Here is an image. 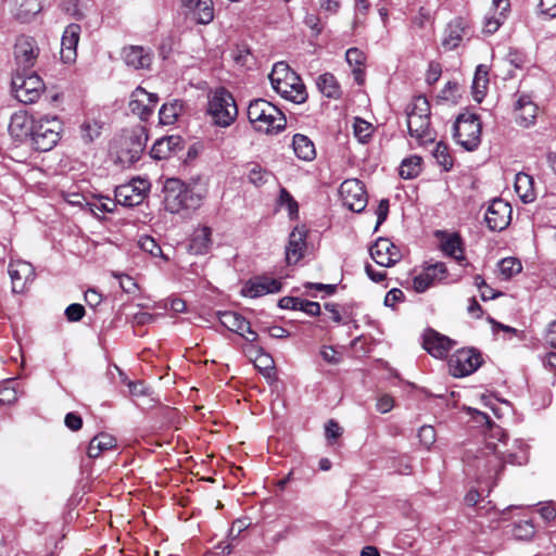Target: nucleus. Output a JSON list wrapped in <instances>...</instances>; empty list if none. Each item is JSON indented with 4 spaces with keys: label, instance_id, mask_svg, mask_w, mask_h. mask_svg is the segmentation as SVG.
Returning a JSON list of instances; mask_svg holds the SVG:
<instances>
[{
    "label": "nucleus",
    "instance_id": "5701e85b",
    "mask_svg": "<svg viewBox=\"0 0 556 556\" xmlns=\"http://www.w3.org/2000/svg\"><path fill=\"white\" fill-rule=\"evenodd\" d=\"M80 26L78 24H70L61 39V60L65 64H72L77 58V45L80 37Z\"/></svg>",
    "mask_w": 556,
    "mask_h": 556
},
{
    "label": "nucleus",
    "instance_id": "2f4dec72",
    "mask_svg": "<svg viewBox=\"0 0 556 556\" xmlns=\"http://www.w3.org/2000/svg\"><path fill=\"white\" fill-rule=\"evenodd\" d=\"M179 143V138L169 136L156 140L151 149V156L155 160L168 159L174 148Z\"/></svg>",
    "mask_w": 556,
    "mask_h": 556
},
{
    "label": "nucleus",
    "instance_id": "5fc2aeb1",
    "mask_svg": "<svg viewBox=\"0 0 556 556\" xmlns=\"http://www.w3.org/2000/svg\"><path fill=\"white\" fill-rule=\"evenodd\" d=\"M418 438L420 443L429 447L435 442V430L432 426H422L419 429Z\"/></svg>",
    "mask_w": 556,
    "mask_h": 556
},
{
    "label": "nucleus",
    "instance_id": "a18cd8bd",
    "mask_svg": "<svg viewBox=\"0 0 556 556\" xmlns=\"http://www.w3.org/2000/svg\"><path fill=\"white\" fill-rule=\"evenodd\" d=\"M433 156L435 157L437 162L445 169L448 170L453 166V160L452 156L448 153V148L446 144L439 142L437 143Z\"/></svg>",
    "mask_w": 556,
    "mask_h": 556
},
{
    "label": "nucleus",
    "instance_id": "39448f33",
    "mask_svg": "<svg viewBox=\"0 0 556 556\" xmlns=\"http://www.w3.org/2000/svg\"><path fill=\"white\" fill-rule=\"evenodd\" d=\"M407 128L419 144L434 141L430 127V104L425 97H416L407 106Z\"/></svg>",
    "mask_w": 556,
    "mask_h": 556
},
{
    "label": "nucleus",
    "instance_id": "f03ea898",
    "mask_svg": "<svg viewBox=\"0 0 556 556\" xmlns=\"http://www.w3.org/2000/svg\"><path fill=\"white\" fill-rule=\"evenodd\" d=\"M273 89L283 99L293 103H303L307 92L301 77L286 62H277L269 74Z\"/></svg>",
    "mask_w": 556,
    "mask_h": 556
},
{
    "label": "nucleus",
    "instance_id": "052dcab7",
    "mask_svg": "<svg viewBox=\"0 0 556 556\" xmlns=\"http://www.w3.org/2000/svg\"><path fill=\"white\" fill-rule=\"evenodd\" d=\"M64 424L72 431H77L83 427V419L76 413H68L65 416Z\"/></svg>",
    "mask_w": 556,
    "mask_h": 556
},
{
    "label": "nucleus",
    "instance_id": "72a5a7b5",
    "mask_svg": "<svg viewBox=\"0 0 556 556\" xmlns=\"http://www.w3.org/2000/svg\"><path fill=\"white\" fill-rule=\"evenodd\" d=\"M316 84L319 91L327 98L337 99L341 94L340 86L331 73H324L319 75Z\"/></svg>",
    "mask_w": 556,
    "mask_h": 556
},
{
    "label": "nucleus",
    "instance_id": "cd10ccee",
    "mask_svg": "<svg viewBox=\"0 0 556 556\" xmlns=\"http://www.w3.org/2000/svg\"><path fill=\"white\" fill-rule=\"evenodd\" d=\"M212 245V229L207 226L197 228L189 243V251L193 254H206Z\"/></svg>",
    "mask_w": 556,
    "mask_h": 556
},
{
    "label": "nucleus",
    "instance_id": "bb28decb",
    "mask_svg": "<svg viewBox=\"0 0 556 556\" xmlns=\"http://www.w3.org/2000/svg\"><path fill=\"white\" fill-rule=\"evenodd\" d=\"M282 283L279 279L268 276H258L251 279L243 288V294L250 298H258L268 293H277Z\"/></svg>",
    "mask_w": 556,
    "mask_h": 556
},
{
    "label": "nucleus",
    "instance_id": "e433bc0d",
    "mask_svg": "<svg viewBox=\"0 0 556 556\" xmlns=\"http://www.w3.org/2000/svg\"><path fill=\"white\" fill-rule=\"evenodd\" d=\"M515 451H502L503 464L523 465L528 462V450L521 441H515Z\"/></svg>",
    "mask_w": 556,
    "mask_h": 556
},
{
    "label": "nucleus",
    "instance_id": "4be33fe9",
    "mask_svg": "<svg viewBox=\"0 0 556 556\" xmlns=\"http://www.w3.org/2000/svg\"><path fill=\"white\" fill-rule=\"evenodd\" d=\"M370 256L378 265L390 267L400 260V252L389 239L379 238L370 248Z\"/></svg>",
    "mask_w": 556,
    "mask_h": 556
},
{
    "label": "nucleus",
    "instance_id": "4c0bfd02",
    "mask_svg": "<svg viewBox=\"0 0 556 556\" xmlns=\"http://www.w3.org/2000/svg\"><path fill=\"white\" fill-rule=\"evenodd\" d=\"M182 111V104L178 101L165 103L159 112L160 123L162 125H173Z\"/></svg>",
    "mask_w": 556,
    "mask_h": 556
},
{
    "label": "nucleus",
    "instance_id": "9b49d317",
    "mask_svg": "<svg viewBox=\"0 0 556 556\" xmlns=\"http://www.w3.org/2000/svg\"><path fill=\"white\" fill-rule=\"evenodd\" d=\"M149 190L150 182L147 179L134 178L129 182L115 188V202L130 207L139 205L143 202Z\"/></svg>",
    "mask_w": 556,
    "mask_h": 556
},
{
    "label": "nucleus",
    "instance_id": "0eeeda50",
    "mask_svg": "<svg viewBox=\"0 0 556 556\" xmlns=\"http://www.w3.org/2000/svg\"><path fill=\"white\" fill-rule=\"evenodd\" d=\"M207 113L215 125L230 126L238 116V106L233 96L225 88H217L208 93Z\"/></svg>",
    "mask_w": 556,
    "mask_h": 556
},
{
    "label": "nucleus",
    "instance_id": "c756f323",
    "mask_svg": "<svg viewBox=\"0 0 556 556\" xmlns=\"http://www.w3.org/2000/svg\"><path fill=\"white\" fill-rule=\"evenodd\" d=\"M292 147L295 155L303 161H313L316 157V150L313 141L302 134L293 136Z\"/></svg>",
    "mask_w": 556,
    "mask_h": 556
},
{
    "label": "nucleus",
    "instance_id": "37998d69",
    "mask_svg": "<svg viewBox=\"0 0 556 556\" xmlns=\"http://www.w3.org/2000/svg\"><path fill=\"white\" fill-rule=\"evenodd\" d=\"M535 534V527L532 520H520L514 525L513 535L517 540L529 541Z\"/></svg>",
    "mask_w": 556,
    "mask_h": 556
},
{
    "label": "nucleus",
    "instance_id": "423d86ee",
    "mask_svg": "<svg viewBox=\"0 0 556 556\" xmlns=\"http://www.w3.org/2000/svg\"><path fill=\"white\" fill-rule=\"evenodd\" d=\"M62 129V122L55 115L37 117L29 138L31 147L39 152L52 150L61 138Z\"/></svg>",
    "mask_w": 556,
    "mask_h": 556
},
{
    "label": "nucleus",
    "instance_id": "7c9ffc66",
    "mask_svg": "<svg viewBox=\"0 0 556 556\" xmlns=\"http://www.w3.org/2000/svg\"><path fill=\"white\" fill-rule=\"evenodd\" d=\"M116 444L114 437L108 433H100L93 437L87 448V454L90 458L99 457L104 451L113 448Z\"/></svg>",
    "mask_w": 556,
    "mask_h": 556
},
{
    "label": "nucleus",
    "instance_id": "774afa93",
    "mask_svg": "<svg viewBox=\"0 0 556 556\" xmlns=\"http://www.w3.org/2000/svg\"><path fill=\"white\" fill-rule=\"evenodd\" d=\"M458 91V84L456 81H448L441 91V98L444 100H453Z\"/></svg>",
    "mask_w": 556,
    "mask_h": 556
},
{
    "label": "nucleus",
    "instance_id": "b1692460",
    "mask_svg": "<svg viewBox=\"0 0 556 556\" xmlns=\"http://www.w3.org/2000/svg\"><path fill=\"white\" fill-rule=\"evenodd\" d=\"M307 231L304 226H296L289 235V241L286 247V261L290 264H296L306 250Z\"/></svg>",
    "mask_w": 556,
    "mask_h": 556
},
{
    "label": "nucleus",
    "instance_id": "8fccbe9b",
    "mask_svg": "<svg viewBox=\"0 0 556 556\" xmlns=\"http://www.w3.org/2000/svg\"><path fill=\"white\" fill-rule=\"evenodd\" d=\"M505 17L506 15H503V12H495L492 15H488L484 21V33L494 34L503 24Z\"/></svg>",
    "mask_w": 556,
    "mask_h": 556
},
{
    "label": "nucleus",
    "instance_id": "69168bd1",
    "mask_svg": "<svg viewBox=\"0 0 556 556\" xmlns=\"http://www.w3.org/2000/svg\"><path fill=\"white\" fill-rule=\"evenodd\" d=\"M377 213V226L378 228L386 219L389 213V201L387 199H382L379 202L378 208L376 211Z\"/></svg>",
    "mask_w": 556,
    "mask_h": 556
},
{
    "label": "nucleus",
    "instance_id": "2eb2a0df",
    "mask_svg": "<svg viewBox=\"0 0 556 556\" xmlns=\"http://www.w3.org/2000/svg\"><path fill=\"white\" fill-rule=\"evenodd\" d=\"M157 102L159 97L156 93H151L142 87H137L130 96L129 109L141 121H147L152 115Z\"/></svg>",
    "mask_w": 556,
    "mask_h": 556
},
{
    "label": "nucleus",
    "instance_id": "f257e3e1",
    "mask_svg": "<svg viewBox=\"0 0 556 556\" xmlns=\"http://www.w3.org/2000/svg\"><path fill=\"white\" fill-rule=\"evenodd\" d=\"M148 141L147 129L142 125H136L124 129L112 142V151L116 154V161L122 166H129L137 162Z\"/></svg>",
    "mask_w": 556,
    "mask_h": 556
},
{
    "label": "nucleus",
    "instance_id": "a19ab883",
    "mask_svg": "<svg viewBox=\"0 0 556 556\" xmlns=\"http://www.w3.org/2000/svg\"><path fill=\"white\" fill-rule=\"evenodd\" d=\"M345 60L350 66H353V73L355 74L356 80H359V77L363 74L362 66L365 61L364 53L357 48H350L345 53Z\"/></svg>",
    "mask_w": 556,
    "mask_h": 556
},
{
    "label": "nucleus",
    "instance_id": "ddd939ff",
    "mask_svg": "<svg viewBox=\"0 0 556 556\" xmlns=\"http://www.w3.org/2000/svg\"><path fill=\"white\" fill-rule=\"evenodd\" d=\"M482 364L481 354L476 349H460L450 359V368L455 377L475 372Z\"/></svg>",
    "mask_w": 556,
    "mask_h": 556
},
{
    "label": "nucleus",
    "instance_id": "f8f14e48",
    "mask_svg": "<svg viewBox=\"0 0 556 556\" xmlns=\"http://www.w3.org/2000/svg\"><path fill=\"white\" fill-rule=\"evenodd\" d=\"M343 204L351 211L359 213L367 205V192L364 184L356 179L344 180L339 189Z\"/></svg>",
    "mask_w": 556,
    "mask_h": 556
},
{
    "label": "nucleus",
    "instance_id": "e2e57ef3",
    "mask_svg": "<svg viewBox=\"0 0 556 556\" xmlns=\"http://www.w3.org/2000/svg\"><path fill=\"white\" fill-rule=\"evenodd\" d=\"M127 386L131 396L139 397L148 394V388L142 381H128Z\"/></svg>",
    "mask_w": 556,
    "mask_h": 556
},
{
    "label": "nucleus",
    "instance_id": "4d7b16f0",
    "mask_svg": "<svg viewBox=\"0 0 556 556\" xmlns=\"http://www.w3.org/2000/svg\"><path fill=\"white\" fill-rule=\"evenodd\" d=\"M296 311L304 312L309 316H317L320 313V305L317 302L301 299V305H296Z\"/></svg>",
    "mask_w": 556,
    "mask_h": 556
},
{
    "label": "nucleus",
    "instance_id": "a878e982",
    "mask_svg": "<svg viewBox=\"0 0 556 556\" xmlns=\"http://www.w3.org/2000/svg\"><path fill=\"white\" fill-rule=\"evenodd\" d=\"M186 13L198 24H210L214 20V5L212 0H181Z\"/></svg>",
    "mask_w": 556,
    "mask_h": 556
},
{
    "label": "nucleus",
    "instance_id": "13d9d810",
    "mask_svg": "<svg viewBox=\"0 0 556 556\" xmlns=\"http://www.w3.org/2000/svg\"><path fill=\"white\" fill-rule=\"evenodd\" d=\"M404 300V293L402 290L397 288H393L387 292L384 296V305L393 307L396 303L402 302Z\"/></svg>",
    "mask_w": 556,
    "mask_h": 556
},
{
    "label": "nucleus",
    "instance_id": "3c124183",
    "mask_svg": "<svg viewBox=\"0 0 556 556\" xmlns=\"http://www.w3.org/2000/svg\"><path fill=\"white\" fill-rule=\"evenodd\" d=\"M138 244L142 251L151 254L152 256H159L162 254L161 247L153 238L149 236L141 237L138 241Z\"/></svg>",
    "mask_w": 556,
    "mask_h": 556
},
{
    "label": "nucleus",
    "instance_id": "680f3d73",
    "mask_svg": "<svg viewBox=\"0 0 556 556\" xmlns=\"http://www.w3.org/2000/svg\"><path fill=\"white\" fill-rule=\"evenodd\" d=\"M441 65L439 63L431 62L426 74L427 83L430 85L437 83L441 76Z\"/></svg>",
    "mask_w": 556,
    "mask_h": 556
},
{
    "label": "nucleus",
    "instance_id": "58836bf2",
    "mask_svg": "<svg viewBox=\"0 0 556 556\" xmlns=\"http://www.w3.org/2000/svg\"><path fill=\"white\" fill-rule=\"evenodd\" d=\"M420 170L421 157L414 155L402 161L399 173L403 179H412L417 177Z\"/></svg>",
    "mask_w": 556,
    "mask_h": 556
},
{
    "label": "nucleus",
    "instance_id": "338daca9",
    "mask_svg": "<svg viewBox=\"0 0 556 556\" xmlns=\"http://www.w3.org/2000/svg\"><path fill=\"white\" fill-rule=\"evenodd\" d=\"M393 406H394V401L389 395H383V396L379 397L377 401V404H376L377 409L382 414L390 412L393 408Z\"/></svg>",
    "mask_w": 556,
    "mask_h": 556
},
{
    "label": "nucleus",
    "instance_id": "49530a36",
    "mask_svg": "<svg viewBox=\"0 0 556 556\" xmlns=\"http://www.w3.org/2000/svg\"><path fill=\"white\" fill-rule=\"evenodd\" d=\"M425 271L429 273L430 278L434 282L444 281L448 276L447 267L442 262H437L434 264L427 266L425 268Z\"/></svg>",
    "mask_w": 556,
    "mask_h": 556
},
{
    "label": "nucleus",
    "instance_id": "79ce46f5",
    "mask_svg": "<svg viewBox=\"0 0 556 556\" xmlns=\"http://www.w3.org/2000/svg\"><path fill=\"white\" fill-rule=\"evenodd\" d=\"M354 136L361 143H367L374 132L372 124L363 118L356 117L353 124Z\"/></svg>",
    "mask_w": 556,
    "mask_h": 556
},
{
    "label": "nucleus",
    "instance_id": "c9c22d12",
    "mask_svg": "<svg viewBox=\"0 0 556 556\" xmlns=\"http://www.w3.org/2000/svg\"><path fill=\"white\" fill-rule=\"evenodd\" d=\"M489 85L488 71L483 65H479L476 70L473 81H472V92L476 101L481 102L483 97L485 96L486 89Z\"/></svg>",
    "mask_w": 556,
    "mask_h": 556
},
{
    "label": "nucleus",
    "instance_id": "9d476101",
    "mask_svg": "<svg viewBox=\"0 0 556 556\" xmlns=\"http://www.w3.org/2000/svg\"><path fill=\"white\" fill-rule=\"evenodd\" d=\"M12 93L14 98L24 104L35 103L45 91V84L37 74L16 73L12 77Z\"/></svg>",
    "mask_w": 556,
    "mask_h": 556
},
{
    "label": "nucleus",
    "instance_id": "20e7f679",
    "mask_svg": "<svg viewBox=\"0 0 556 556\" xmlns=\"http://www.w3.org/2000/svg\"><path fill=\"white\" fill-rule=\"evenodd\" d=\"M502 451L498 444L486 443L477 450L475 454L468 451L466 454L467 466L472 468L478 479H496L503 469Z\"/></svg>",
    "mask_w": 556,
    "mask_h": 556
},
{
    "label": "nucleus",
    "instance_id": "864d4df0",
    "mask_svg": "<svg viewBox=\"0 0 556 556\" xmlns=\"http://www.w3.org/2000/svg\"><path fill=\"white\" fill-rule=\"evenodd\" d=\"M81 138L85 142H92L100 135V127L97 123H84L80 127Z\"/></svg>",
    "mask_w": 556,
    "mask_h": 556
},
{
    "label": "nucleus",
    "instance_id": "a211bd4d",
    "mask_svg": "<svg viewBox=\"0 0 556 556\" xmlns=\"http://www.w3.org/2000/svg\"><path fill=\"white\" fill-rule=\"evenodd\" d=\"M12 291L14 293H22L25 291L27 283L31 282L35 278V269L33 265L25 261H12L8 268Z\"/></svg>",
    "mask_w": 556,
    "mask_h": 556
},
{
    "label": "nucleus",
    "instance_id": "6e6d98bb",
    "mask_svg": "<svg viewBox=\"0 0 556 556\" xmlns=\"http://www.w3.org/2000/svg\"><path fill=\"white\" fill-rule=\"evenodd\" d=\"M85 315V308L81 304H71L65 309V316L68 321H79Z\"/></svg>",
    "mask_w": 556,
    "mask_h": 556
},
{
    "label": "nucleus",
    "instance_id": "aec40b11",
    "mask_svg": "<svg viewBox=\"0 0 556 556\" xmlns=\"http://www.w3.org/2000/svg\"><path fill=\"white\" fill-rule=\"evenodd\" d=\"M40 49L37 41L26 35H22L16 39L14 46V55L18 64L24 67H33L39 55Z\"/></svg>",
    "mask_w": 556,
    "mask_h": 556
},
{
    "label": "nucleus",
    "instance_id": "412c9836",
    "mask_svg": "<svg viewBox=\"0 0 556 556\" xmlns=\"http://www.w3.org/2000/svg\"><path fill=\"white\" fill-rule=\"evenodd\" d=\"M454 344L455 342L452 339L433 329H428L424 333V349L437 358L445 357Z\"/></svg>",
    "mask_w": 556,
    "mask_h": 556
},
{
    "label": "nucleus",
    "instance_id": "bf43d9fd",
    "mask_svg": "<svg viewBox=\"0 0 556 556\" xmlns=\"http://www.w3.org/2000/svg\"><path fill=\"white\" fill-rule=\"evenodd\" d=\"M539 10L541 14L556 17V0H540Z\"/></svg>",
    "mask_w": 556,
    "mask_h": 556
},
{
    "label": "nucleus",
    "instance_id": "6ab92c4d",
    "mask_svg": "<svg viewBox=\"0 0 556 556\" xmlns=\"http://www.w3.org/2000/svg\"><path fill=\"white\" fill-rule=\"evenodd\" d=\"M125 64L134 70H150L153 62V52L143 46H127L122 50Z\"/></svg>",
    "mask_w": 556,
    "mask_h": 556
},
{
    "label": "nucleus",
    "instance_id": "de8ad7c7",
    "mask_svg": "<svg viewBox=\"0 0 556 556\" xmlns=\"http://www.w3.org/2000/svg\"><path fill=\"white\" fill-rule=\"evenodd\" d=\"M279 204L288 208L289 215L292 217L298 214L299 205L290 192L286 188H281L279 192Z\"/></svg>",
    "mask_w": 556,
    "mask_h": 556
},
{
    "label": "nucleus",
    "instance_id": "473e14b6",
    "mask_svg": "<svg viewBox=\"0 0 556 556\" xmlns=\"http://www.w3.org/2000/svg\"><path fill=\"white\" fill-rule=\"evenodd\" d=\"M515 190L525 203L531 202L534 199L532 177L526 173H518L515 178Z\"/></svg>",
    "mask_w": 556,
    "mask_h": 556
},
{
    "label": "nucleus",
    "instance_id": "6e6552de",
    "mask_svg": "<svg viewBox=\"0 0 556 556\" xmlns=\"http://www.w3.org/2000/svg\"><path fill=\"white\" fill-rule=\"evenodd\" d=\"M482 124L479 116L468 111L460 113L453 125V137L467 151H475L481 142Z\"/></svg>",
    "mask_w": 556,
    "mask_h": 556
},
{
    "label": "nucleus",
    "instance_id": "393cba45",
    "mask_svg": "<svg viewBox=\"0 0 556 556\" xmlns=\"http://www.w3.org/2000/svg\"><path fill=\"white\" fill-rule=\"evenodd\" d=\"M36 118L30 117L26 111L12 114L8 128L11 137L20 142L29 140Z\"/></svg>",
    "mask_w": 556,
    "mask_h": 556
},
{
    "label": "nucleus",
    "instance_id": "dca6fc26",
    "mask_svg": "<svg viewBox=\"0 0 556 556\" xmlns=\"http://www.w3.org/2000/svg\"><path fill=\"white\" fill-rule=\"evenodd\" d=\"M219 323L228 330L243 337L247 341L253 343L257 339V333L251 329L250 323L239 313L232 311L218 312Z\"/></svg>",
    "mask_w": 556,
    "mask_h": 556
},
{
    "label": "nucleus",
    "instance_id": "f3484780",
    "mask_svg": "<svg viewBox=\"0 0 556 556\" xmlns=\"http://www.w3.org/2000/svg\"><path fill=\"white\" fill-rule=\"evenodd\" d=\"M539 108L527 93H520L514 104V118L517 125L529 128L535 124Z\"/></svg>",
    "mask_w": 556,
    "mask_h": 556
},
{
    "label": "nucleus",
    "instance_id": "c03bdc74",
    "mask_svg": "<svg viewBox=\"0 0 556 556\" xmlns=\"http://www.w3.org/2000/svg\"><path fill=\"white\" fill-rule=\"evenodd\" d=\"M498 269L504 279H510L521 271L522 266L519 260L506 257L498 263Z\"/></svg>",
    "mask_w": 556,
    "mask_h": 556
},
{
    "label": "nucleus",
    "instance_id": "7ed1b4c3",
    "mask_svg": "<svg viewBox=\"0 0 556 556\" xmlns=\"http://www.w3.org/2000/svg\"><path fill=\"white\" fill-rule=\"evenodd\" d=\"M248 118L255 130L277 134L285 129L287 119L283 113L264 99H255L248 106Z\"/></svg>",
    "mask_w": 556,
    "mask_h": 556
},
{
    "label": "nucleus",
    "instance_id": "09e8293b",
    "mask_svg": "<svg viewBox=\"0 0 556 556\" xmlns=\"http://www.w3.org/2000/svg\"><path fill=\"white\" fill-rule=\"evenodd\" d=\"M270 177V173L266 169H263L258 165H254L248 175L249 181L255 186L264 185L268 178Z\"/></svg>",
    "mask_w": 556,
    "mask_h": 556
},
{
    "label": "nucleus",
    "instance_id": "603ef678",
    "mask_svg": "<svg viewBox=\"0 0 556 556\" xmlns=\"http://www.w3.org/2000/svg\"><path fill=\"white\" fill-rule=\"evenodd\" d=\"M434 283L435 282L430 278L429 273H426L425 270L413 279V288L418 293L427 291Z\"/></svg>",
    "mask_w": 556,
    "mask_h": 556
},
{
    "label": "nucleus",
    "instance_id": "f704fd0d",
    "mask_svg": "<svg viewBox=\"0 0 556 556\" xmlns=\"http://www.w3.org/2000/svg\"><path fill=\"white\" fill-rule=\"evenodd\" d=\"M464 29L459 22L450 23L444 38L442 39V46L446 50H453L459 46L463 40Z\"/></svg>",
    "mask_w": 556,
    "mask_h": 556
},
{
    "label": "nucleus",
    "instance_id": "c85d7f7f",
    "mask_svg": "<svg viewBox=\"0 0 556 556\" xmlns=\"http://www.w3.org/2000/svg\"><path fill=\"white\" fill-rule=\"evenodd\" d=\"M441 250L442 252L453 257L458 264L463 265L466 261L464 255L463 241L458 233H448L443 237L441 240Z\"/></svg>",
    "mask_w": 556,
    "mask_h": 556
},
{
    "label": "nucleus",
    "instance_id": "4468645a",
    "mask_svg": "<svg viewBox=\"0 0 556 556\" xmlns=\"http://www.w3.org/2000/svg\"><path fill=\"white\" fill-rule=\"evenodd\" d=\"M513 208L503 199H494L484 215L486 226L494 231L504 230L511 220Z\"/></svg>",
    "mask_w": 556,
    "mask_h": 556
},
{
    "label": "nucleus",
    "instance_id": "0e129e2a",
    "mask_svg": "<svg viewBox=\"0 0 556 556\" xmlns=\"http://www.w3.org/2000/svg\"><path fill=\"white\" fill-rule=\"evenodd\" d=\"M17 399L16 391L11 387H0V403L11 404Z\"/></svg>",
    "mask_w": 556,
    "mask_h": 556
},
{
    "label": "nucleus",
    "instance_id": "1a4fd4ad",
    "mask_svg": "<svg viewBox=\"0 0 556 556\" xmlns=\"http://www.w3.org/2000/svg\"><path fill=\"white\" fill-rule=\"evenodd\" d=\"M165 208L170 213H179L182 210H194L200 206L202 198L194 193L179 179H169L165 186Z\"/></svg>",
    "mask_w": 556,
    "mask_h": 556
},
{
    "label": "nucleus",
    "instance_id": "ea45409f",
    "mask_svg": "<svg viewBox=\"0 0 556 556\" xmlns=\"http://www.w3.org/2000/svg\"><path fill=\"white\" fill-rule=\"evenodd\" d=\"M16 3L18 4L17 16L23 21H28L42 9L40 0H16Z\"/></svg>",
    "mask_w": 556,
    "mask_h": 556
}]
</instances>
